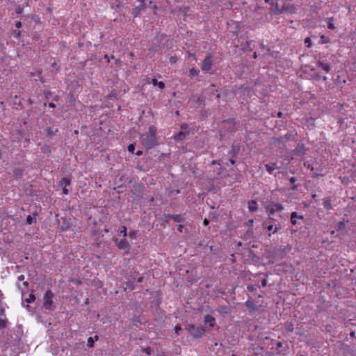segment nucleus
Wrapping results in <instances>:
<instances>
[{"mask_svg": "<svg viewBox=\"0 0 356 356\" xmlns=\"http://www.w3.org/2000/svg\"><path fill=\"white\" fill-rule=\"evenodd\" d=\"M185 329L195 339L200 338L205 332L204 327H195L193 324H188L185 327Z\"/></svg>", "mask_w": 356, "mask_h": 356, "instance_id": "nucleus-1", "label": "nucleus"}, {"mask_svg": "<svg viewBox=\"0 0 356 356\" xmlns=\"http://www.w3.org/2000/svg\"><path fill=\"white\" fill-rule=\"evenodd\" d=\"M54 293L48 289L46 291L43 297V307L45 309L51 311L54 309L53 298Z\"/></svg>", "mask_w": 356, "mask_h": 356, "instance_id": "nucleus-2", "label": "nucleus"}, {"mask_svg": "<svg viewBox=\"0 0 356 356\" xmlns=\"http://www.w3.org/2000/svg\"><path fill=\"white\" fill-rule=\"evenodd\" d=\"M294 9L293 6H280L277 2L272 3L271 12L274 14H281L284 12H292Z\"/></svg>", "mask_w": 356, "mask_h": 356, "instance_id": "nucleus-3", "label": "nucleus"}, {"mask_svg": "<svg viewBox=\"0 0 356 356\" xmlns=\"http://www.w3.org/2000/svg\"><path fill=\"white\" fill-rule=\"evenodd\" d=\"M141 143L146 149H149L157 144V140L156 138H154L153 136H148L147 134H143L141 136Z\"/></svg>", "mask_w": 356, "mask_h": 356, "instance_id": "nucleus-4", "label": "nucleus"}, {"mask_svg": "<svg viewBox=\"0 0 356 356\" xmlns=\"http://www.w3.org/2000/svg\"><path fill=\"white\" fill-rule=\"evenodd\" d=\"M138 5L136 6L132 10V15L134 17H138L145 8V0H138Z\"/></svg>", "mask_w": 356, "mask_h": 356, "instance_id": "nucleus-5", "label": "nucleus"}, {"mask_svg": "<svg viewBox=\"0 0 356 356\" xmlns=\"http://www.w3.org/2000/svg\"><path fill=\"white\" fill-rule=\"evenodd\" d=\"M283 209L284 207L280 203H272L267 207L270 216H274L276 211H281Z\"/></svg>", "mask_w": 356, "mask_h": 356, "instance_id": "nucleus-6", "label": "nucleus"}, {"mask_svg": "<svg viewBox=\"0 0 356 356\" xmlns=\"http://www.w3.org/2000/svg\"><path fill=\"white\" fill-rule=\"evenodd\" d=\"M211 67H212L211 56L208 55L203 60L201 68H202V71L208 72L211 69Z\"/></svg>", "mask_w": 356, "mask_h": 356, "instance_id": "nucleus-7", "label": "nucleus"}, {"mask_svg": "<svg viewBox=\"0 0 356 356\" xmlns=\"http://www.w3.org/2000/svg\"><path fill=\"white\" fill-rule=\"evenodd\" d=\"M113 241L115 242L116 245L118 246V248L119 249H120V250H125V249H129V244L127 241L126 239H122V240L118 241L117 238H113Z\"/></svg>", "mask_w": 356, "mask_h": 356, "instance_id": "nucleus-8", "label": "nucleus"}, {"mask_svg": "<svg viewBox=\"0 0 356 356\" xmlns=\"http://www.w3.org/2000/svg\"><path fill=\"white\" fill-rule=\"evenodd\" d=\"M204 323H209L211 327H213L215 325L216 319L213 316L210 314H207L204 316Z\"/></svg>", "mask_w": 356, "mask_h": 356, "instance_id": "nucleus-9", "label": "nucleus"}, {"mask_svg": "<svg viewBox=\"0 0 356 356\" xmlns=\"http://www.w3.org/2000/svg\"><path fill=\"white\" fill-rule=\"evenodd\" d=\"M316 65L318 67L322 69L323 70H324L326 72H330V70H331L330 65L327 63L318 61Z\"/></svg>", "mask_w": 356, "mask_h": 356, "instance_id": "nucleus-10", "label": "nucleus"}, {"mask_svg": "<svg viewBox=\"0 0 356 356\" xmlns=\"http://www.w3.org/2000/svg\"><path fill=\"white\" fill-rule=\"evenodd\" d=\"M248 209L250 212L256 211L258 209V204L256 200L248 202Z\"/></svg>", "mask_w": 356, "mask_h": 356, "instance_id": "nucleus-11", "label": "nucleus"}, {"mask_svg": "<svg viewBox=\"0 0 356 356\" xmlns=\"http://www.w3.org/2000/svg\"><path fill=\"white\" fill-rule=\"evenodd\" d=\"M148 83H152L154 86H157L161 90L165 88V83L163 81H158L156 79H152L147 81Z\"/></svg>", "mask_w": 356, "mask_h": 356, "instance_id": "nucleus-12", "label": "nucleus"}, {"mask_svg": "<svg viewBox=\"0 0 356 356\" xmlns=\"http://www.w3.org/2000/svg\"><path fill=\"white\" fill-rule=\"evenodd\" d=\"M189 133L188 131H179L174 136V139L175 141H179L183 140L186 135H188Z\"/></svg>", "mask_w": 356, "mask_h": 356, "instance_id": "nucleus-13", "label": "nucleus"}, {"mask_svg": "<svg viewBox=\"0 0 356 356\" xmlns=\"http://www.w3.org/2000/svg\"><path fill=\"white\" fill-rule=\"evenodd\" d=\"M296 218L302 219V216H298L297 212L294 211L291 213V222L293 225H296L297 224Z\"/></svg>", "mask_w": 356, "mask_h": 356, "instance_id": "nucleus-14", "label": "nucleus"}, {"mask_svg": "<svg viewBox=\"0 0 356 356\" xmlns=\"http://www.w3.org/2000/svg\"><path fill=\"white\" fill-rule=\"evenodd\" d=\"M71 184V179L69 177H63L59 183L60 186L67 187Z\"/></svg>", "mask_w": 356, "mask_h": 356, "instance_id": "nucleus-15", "label": "nucleus"}, {"mask_svg": "<svg viewBox=\"0 0 356 356\" xmlns=\"http://www.w3.org/2000/svg\"><path fill=\"white\" fill-rule=\"evenodd\" d=\"M265 166L267 172L270 175L273 174V171L277 168L276 163L266 164Z\"/></svg>", "mask_w": 356, "mask_h": 356, "instance_id": "nucleus-16", "label": "nucleus"}, {"mask_svg": "<svg viewBox=\"0 0 356 356\" xmlns=\"http://www.w3.org/2000/svg\"><path fill=\"white\" fill-rule=\"evenodd\" d=\"M170 218L175 221V222H182L184 221V218L179 215V214H177V215H174V216H170Z\"/></svg>", "mask_w": 356, "mask_h": 356, "instance_id": "nucleus-17", "label": "nucleus"}, {"mask_svg": "<svg viewBox=\"0 0 356 356\" xmlns=\"http://www.w3.org/2000/svg\"><path fill=\"white\" fill-rule=\"evenodd\" d=\"M325 21L327 22V28L331 30L335 29V26L333 23V18L330 17L325 19Z\"/></svg>", "mask_w": 356, "mask_h": 356, "instance_id": "nucleus-18", "label": "nucleus"}, {"mask_svg": "<svg viewBox=\"0 0 356 356\" xmlns=\"http://www.w3.org/2000/svg\"><path fill=\"white\" fill-rule=\"evenodd\" d=\"M267 225V222H264L263 223V226L264 227H266V229H268V231L270 232V231H273V233H275L277 232L278 229L277 227H275L274 229V226L273 225Z\"/></svg>", "mask_w": 356, "mask_h": 356, "instance_id": "nucleus-19", "label": "nucleus"}, {"mask_svg": "<svg viewBox=\"0 0 356 356\" xmlns=\"http://www.w3.org/2000/svg\"><path fill=\"white\" fill-rule=\"evenodd\" d=\"M156 127L152 125L149 127V134L148 136H153L154 138H156Z\"/></svg>", "mask_w": 356, "mask_h": 356, "instance_id": "nucleus-20", "label": "nucleus"}, {"mask_svg": "<svg viewBox=\"0 0 356 356\" xmlns=\"http://www.w3.org/2000/svg\"><path fill=\"white\" fill-rule=\"evenodd\" d=\"M330 38L327 36H325V35H322L320 37L319 43L321 44H327L330 42Z\"/></svg>", "mask_w": 356, "mask_h": 356, "instance_id": "nucleus-21", "label": "nucleus"}, {"mask_svg": "<svg viewBox=\"0 0 356 356\" xmlns=\"http://www.w3.org/2000/svg\"><path fill=\"white\" fill-rule=\"evenodd\" d=\"M35 300V296L31 293L29 295V297L25 300V301L28 303L33 302Z\"/></svg>", "mask_w": 356, "mask_h": 356, "instance_id": "nucleus-22", "label": "nucleus"}, {"mask_svg": "<svg viewBox=\"0 0 356 356\" xmlns=\"http://www.w3.org/2000/svg\"><path fill=\"white\" fill-rule=\"evenodd\" d=\"M324 207L327 209H331V201L330 199H326L323 202Z\"/></svg>", "mask_w": 356, "mask_h": 356, "instance_id": "nucleus-23", "label": "nucleus"}, {"mask_svg": "<svg viewBox=\"0 0 356 356\" xmlns=\"http://www.w3.org/2000/svg\"><path fill=\"white\" fill-rule=\"evenodd\" d=\"M285 329L288 332H293V325L291 323H287L285 325Z\"/></svg>", "mask_w": 356, "mask_h": 356, "instance_id": "nucleus-24", "label": "nucleus"}, {"mask_svg": "<svg viewBox=\"0 0 356 356\" xmlns=\"http://www.w3.org/2000/svg\"><path fill=\"white\" fill-rule=\"evenodd\" d=\"M127 149L129 152L134 154L135 150V145L134 144H129L128 145Z\"/></svg>", "mask_w": 356, "mask_h": 356, "instance_id": "nucleus-25", "label": "nucleus"}, {"mask_svg": "<svg viewBox=\"0 0 356 356\" xmlns=\"http://www.w3.org/2000/svg\"><path fill=\"white\" fill-rule=\"evenodd\" d=\"M245 305H246V306H247L248 308H250V309H253V308H254V302H252V301H250V300L247 301V302H245Z\"/></svg>", "mask_w": 356, "mask_h": 356, "instance_id": "nucleus-26", "label": "nucleus"}, {"mask_svg": "<svg viewBox=\"0 0 356 356\" xmlns=\"http://www.w3.org/2000/svg\"><path fill=\"white\" fill-rule=\"evenodd\" d=\"M94 345V341L92 337H89L87 341V346L88 347H92Z\"/></svg>", "mask_w": 356, "mask_h": 356, "instance_id": "nucleus-27", "label": "nucleus"}, {"mask_svg": "<svg viewBox=\"0 0 356 356\" xmlns=\"http://www.w3.org/2000/svg\"><path fill=\"white\" fill-rule=\"evenodd\" d=\"M199 73V71L195 70V68H191L190 70V74L191 76H197Z\"/></svg>", "mask_w": 356, "mask_h": 356, "instance_id": "nucleus-28", "label": "nucleus"}, {"mask_svg": "<svg viewBox=\"0 0 356 356\" xmlns=\"http://www.w3.org/2000/svg\"><path fill=\"white\" fill-rule=\"evenodd\" d=\"M33 222V217L31 216V215H29L27 217H26V223L28 225H31Z\"/></svg>", "mask_w": 356, "mask_h": 356, "instance_id": "nucleus-29", "label": "nucleus"}, {"mask_svg": "<svg viewBox=\"0 0 356 356\" xmlns=\"http://www.w3.org/2000/svg\"><path fill=\"white\" fill-rule=\"evenodd\" d=\"M46 132H47V136H51L54 134V131L50 127L47 128Z\"/></svg>", "mask_w": 356, "mask_h": 356, "instance_id": "nucleus-30", "label": "nucleus"}, {"mask_svg": "<svg viewBox=\"0 0 356 356\" xmlns=\"http://www.w3.org/2000/svg\"><path fill=\"white\" fill-rule=\"evenodd\" d=\"M120 232L122 234H123L124 236H127V227L125 226H122L120 228Z\"/></svg>", "mask_w": 356, "mask_h": 356, "instance_id": "nucleus-31", "label": "nucleus"}, {"mask_svg": "<svg viewBox=\"0 0 356 356\" xmlns=\"http://www.w3.org/2000/svg\"><path fill=\"white\" fill-rule=\"evenodd\" d=\"M305 42L307 44V47H310L312 45V40L309 37H307L305 40Z\"/></svg>", "mask_w": 356, "mask_h": 356, "instance_id": "nucleus-32", "label": "nucleus"}, {"mask_svg": "<svg viewBox=\"0 0 356 356\" xmlns=\"http://www.w3.org/2000/svg\"><path fill=\"white\" fill-rule=\"evenodd\" d=\"M182 330L181 327L180 325H176L175 327V333L179 335V332Z\"/></svg>", "mask_w": 356, "mask_h": 356, "instance_id": "nucleus-33", "label": "nucleus"}, {"mask_svg": "<svg viewBox=\"0 0 356 356\" xmlns=\"http://www.w3.org/2000/svg\"><path fill=\"white\" fill-rule=\"evenodd\" d=\"M136 232L135 231H131V232H129V237L131 238H136Z\"/></svg>", "mask_w": 356, "mask_h": 356, "instance_id": "nucleus-34", "label": "nucleus"}, {"mask_svg": "<svg viewBox=\"0 0 356 356\" xmlns=\"http://www.w3.org/2000/svg\"><path fill=\"white\" fill-rule=\"evenodd\" d=\"M177 58L176 56H171L170 58V62L171 63H175L177 62Z\"/></svg>", "mask_w": 356, "mask_h": 356, "instance_id": "nucleus-35", "label": "nucleus"}, {"mask_svg": "<svg viewBox=\"0 0 356 356\" xmlns=\"http://www.w3.org/2000/svg\"><path fill=\"white\" fill-rule=\"evenodd\" d=\"M44 96L47 99H48L52 95V93L50 91H44Z\"/></svg>", "mask_w": 356, "mask_h": 356, "instance_id": "nucleus-36", "label": "nucleus"}, {"mask_svg": "<svg viewBox=\"0 0 356 356\" xmlns=\"http://www.w3.org/2000/svg\"><path fill=\"white\" fill-rule=\"evenodd\" d=\"M266 285H267V280L266 279H263L261 280V286L263 287H265V286H266Z\"/></svg>", "mask_w": 356, "mask_h": 356, "instance_id": "nucleus-37", "label": "nucleus"}, {"mask_svg": "<svg viewBox=\"0 0 356 356\" xmlns=\"http://www.w3.org/2000/svg\"><path fill=\"white\" fill-rule=\"evenodd\" d=\"M68 193H69V191H68V189L67 188V187H63V193L64 195H67Z\"/></svg>", "mask_w": 356, "mask_h": 356, "instance_id": "nucleus-38", "label": "nucleus"}, {"mask_svg": "<svg viewBox=\"0 0 356 356\" xmlns=\"http://www.w3.org/2000/svg\"><path fill=\"white\" fill-rule=\"evenodd\" d=\"M145 353H147V355H150L151 354V348H147L144 350Z\"/></svg>", "mask_w": 356, "mask_h": 356, "instance_id": "nucleus-39", "label": "nucleus"}, {"mask_svg": "<svg viewBox=\"0 0 356 356\" xmlns=\"http://www.w3.org/2000/svg\"><path fill=\"white\" fill-rule=\"evenodd\" d=\"M15 26H16V28H17V29L21 28V27H22V22H17L15 23Z\"/></svg>", "mask_w": 356, "mask_h": 356, "instance_id": "nucleus-40", "label": "nucleus"}, {"mask_svg": "<svg viewBox=\"0 0 356 356\" xmlns=\"http://www.w3.org/2000/svg\"><path fill=\"white\" fill-rule=\"evenodd\" d=\"M14 37L16 38H19V36H20V32L19 31H17V32H15L14 33Z\"/></svg>", "mask_w": 356, "mask_h": 356, "instance_id": "nucleus-41", "label": "nucleus"}, {"mask_svg": "<svg viewBox=\"0 0 356 356\" xmlns=\"http://www.w3.org/2000/svg\"><path fill=\"white\" fill-rule=\"evenodd\" d=\"M183 229H184V226H183V225H179L178 226V227H177V230H178L179 232H182Z\"/></svg>", "mask_w": 356, "mask_h": 356, "instance_id": "nucleus-42", "label": "nucleus"}, {"mask_svg": "<svg viewBox=\"0 0 356 356\" xmlns=\"http://www.w3.org/2000/svg\"><path fill=\"white\" fill-rule=\"evenodd\" d=\"M48 106H49V108H56V105L53 102L49 103Z\"/></svg>", "mask_w": 356, "mask_h": 356, "instance_id": "nucleus-43", "label": "nucleus"}, {"mask_svg": "<svg viewBox=\"0 0 356 356\" xmlns=\"http://www.w3.org/2000/svg\"><path fill=\"white\" fill-rule=\"evenodd\" d=\"M6 323L3 321L0 320V328L3 327L5 326Z\"/></svg>", "mask_w": 356, "mask_h": 356, "instance_id": "nucleus-44", "label": "nucleus"}, {"mask_svg": "<svg viewBox=\"0 0 356 356\" xmlns=\"http://www.w3.org/2000/svg\"><path fill=\"white\" fill-rule=\"evenodd\" d=\"M16 12H17V14H20V13H22V8H20V7H18V8H17V10H16Z\"/></svg>", "mask_w": 356, "mask_h": 356, "instance_id": "nucleus-45", "label": "nucleus"}, {"mask_svg": "<svg viewBox=\"0 0 356 356\" xmlns=\"http://www.w3.org/2000/svg\"><path fill=\"white\" fill-rule=\"evenodd\" d=\"M339 228L341 229L344 227V223L343 222H339L338 224Z\"/></svg>", "mask_w": 356, "mask_h": 356, "instance_id": "nucleus-46", "label": "nucleus"}, {"mask_svg": "<svg viewBox=\"0 0 356 356\" xmlns=\"http://www.w3.org/2000/svg\"><path fill=\"white\" fill-rule=\"evenodd\" d=\"M18 280L19 281H23L24 280V276L23 275H21L18 277Z\"/></svg>", "mask_w": 356, "mask_h": 356, "instance_id": "nucleus-47", "label": "nucleus"}, {"mask_svg": "<svg viewBox=\"0 0 356 356\" xmlns=\"http://www.w3.org/2000/svg\"><path fill=\"white\" fill-rule=\"evenodd\" d=\"M188 127V125L186 124H183L181 125V128L182 129H186Z\"/></svg>", "mask_w": 356, "mask_h": 356, "instance_id": "nucleus-48", "label": "nucleus"}, {"mask_svg": "<svg viewBox=\"0 0 356 356\" xmlns=\"http://www.w3.org/2000/svg\"><path fill=\"white\" fill-rule=\"evenodd\" d=\"M208 224H209V220L207 219H204V220L203 221V225L204 226H207V225H208Z\"/></svg>", "mask_w": 356, "mask_h": 356, "instance_id": "nucleus-49", "label": "nucleus"}, {"mask_svg": "<svg viewBox=\"0 0 356 356\" xmlns=\"http://www.w3.org/2000/svg\"><path fill=\"white\" fill-rule=\"evenodd\" d=\"M136 154L137 156H140V155H142V154H143V152H142V151H140V150H139V151H138V152L136 153Z\"/></svg>", "mask_w": 356, "mask_h": 356, "instance_id": "nucleus-50", "label": "nucleus"}, {"mask_svg": "<svg viewBox=\"0 0 356 356\" xmlns=\"http://www.w3.org/2000/svg\"><path fill=\"white\" fill-rule=\"evenodd\" d=\"M295 181H296V178H295V177H291V178L290 179V182H291V184L294 183Z\"/></svg>", "mask_w": 356, "mask_h": 356, "instance_id": "nucleus-51", "label": "nucleus"}, {"mask_svg": "<svg viewBox=\"0 0 356 356\" xmlns=\"http://www.w3.org/2000/svg\"><path fill=\"white\" fill-rule=\"evenodd\" d=\"M143 277H139L137 280L138 282H143Z\"/></svg>", "mask_w": 356, "mask_h": 356, "instance_id": "nucleus-52", "label": "nucleus"}, {"mask_svg": "<svg viewBox=\"0 0 356 356\" xmlns=\"http://www.w3.org/2000/svg\"><path fill=\"white\" fill-rule=\"evenodd\" d=\"M229 162L231 164L234 165L235 163V161L233 159H229Z\"/></svg>", "mask_w": 356, "mask_h": 356, "instance_id": "nucleus-53", "label": "nucleus"}, {"mask_svg": "<svg viewBox=\"0 0 356 356\" xmlns=\"http://www.w3.org/2000/svg\"><path fill=\"white\" fill-rule=\"evenodd\" d=\"M188 10V7H184V8H183V11H184V12H185V13H186Z\"/></svg>", "mask_w": 356, "mask_h": 356, "instance_id": "nucleus-54", "label": "nucleus"}, {"mask_svg": "<svg viewBox=\"0 0 356 356\" xmlns=\"http://www.w3.org/2000/svg\"><path fill=\"white\" fill-rule=\"evenodd\" d=\"M282 112H279V113H277V116H278L279 118H281V117H282Z\"/></svg>", "mask_w": 356, "mask_h": 356, "instance_id": "nucleus-55", "label": "nucleus"}, {"mask_svg": "<svg viewBox=\"0 0 356 356\" xmlns=\"http://www.w3.org/2000/svg\"><path fill=\"white\" fill-rule=\"evenodd\" d=\"M188 56L191 57H193V58H195V54H189Z\"/></svg>", "mask_w": 356, "mask_h": 356, "instance_id": "nucleus-56", "label": "nucleus"}, {"mask_svg": "<svg viewBox=\"0 0 356 356\" xmlns=\"http://www.w3.org/2000/svg\"><path fill=\"white\" fill-rule=\"evenodd\" d=\"M268 220H270V221H273L274 218L273 217L270 216Z\"/></svg>", "mask_w": 356, "mask_h": 356, "instance_id": "nucleus-57", "label": "nucleus"}, {"mask_svg": "<svg viewBox=\"0 0 356 356\" xmlns=\"http://www.w3.org/2000/svg\"><path fill=\"white\" fill-rule=\"evenodd\" d=\"M170 216H171L170 214H168V216H166V218H168V219H172V218H170Z\"/></svg>", "mask_w": 356, "mask_h": 356, "instance_id": "nucleus-58", "label": "nucleus"}, {"mask_svg": "<svg viewBox=\"0 0 356 356\" xmlns=\"http://www.w3.org/2000/svg\"><path fill=\"white\" fill-rule=\"evenodd\" d=\"M300 147H300V145H298V147L296 148V151H298V152H299V149H300Z\"/></svg>", "mask_w": 356, "mask_h": 356, "instance_id": "nucleus-59", "label": "nucleus"}, {"mask_svg": "<svg viewBox=\"0 0 356 356\" xmlns=\"http://www.w3.org/2000/svg\"><path fill=\"white\" fill-rule=\"evenodd\" d=\"M58 97L57 95H56V96H55V97L54 98V100H56V101H57V100H58Z\"/></svg>", "mask_w": 356, "mask_h": 356, "instance_id": "nucleus-60", "label": "nucleus"}, {"mask_svg": "<svg viewBox=\"0 0 356 356\" xmlns=\"http://www.w3.org/2000/svg\"><path fill=\"white\" fill-rule=\"evenodd\" d=\"M257 57V53H256V52H254V58H256Z\"/></svg>", "mask_w": 356, "mask_h": 356, "instance_id": "nucleus-61", "label": "nucleus"}, {"mask_svg": "<svg viewBox=\"0 0 356 356\" xmlns=\"http://www.w3.org/2000/svg\"><path fill=\"white\" fill-rule=\"evenodd\" d=\"M249 223H250V224H252V223H253V220H249Z\"/></svg>", "mask_w": 356, "mask_h": 356, "instance_id": "nucleus-62", "label": "nucleus"}, {"mask_svg": "<svg viewBox=\"0 0 356 356\" xmlns=\"http://www.w3.org/2000/svg\"><path fill=\"white\" fill-rule=\"evenodd\" d=\"M24 285H25L26 286H28V282H24Z\"/></svg>", "mask_w": 356, "mask_h": 356, "instance_id": "nucleus-63", "label": "nucleus"}, {"mask_svg": "<svg viewBox=\"0 0 356 356\" xmlns=\"http://www.w3.org/2000/svg\"><path fill=\"white\" fill-rule=\"evenodd\" d=\"M153 8H154V10H156V9L157 8L156 6V5H154V6H153Z\"/></svg>", "mask_w": 356, "mask_h": 356, "instance_id": "nucleus-64", "label": "nucleus"}]
</instances>
